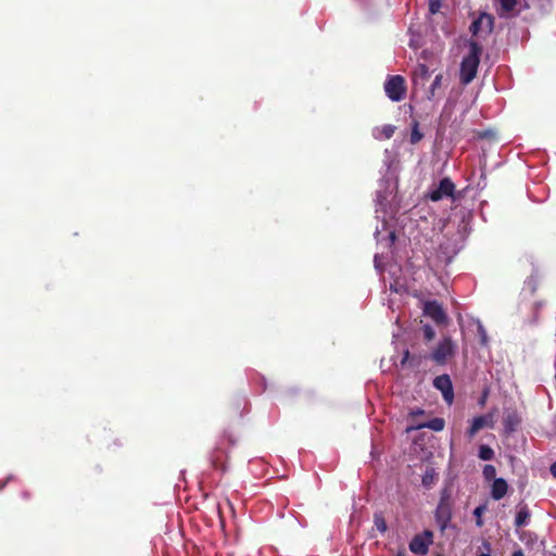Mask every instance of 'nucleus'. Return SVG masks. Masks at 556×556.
Listing matches in <instances>:
<instances>
[{
  "label": "nucleus",
  "mask_w": 556,
  "mask_h": 556,
  "mask_svg": "<svg viewBox=\"0 0 556 556\" xmlns=\"http://www.w3.org/2000/svg\"><path fill=\"white\" fill-rule=\"evenodd\" d=\"M481 52L482 48L478 42H469V51L460 64V81L464 85H468L476 77Z\"/></svg>",
  "instance_id": "nucleus-1"
},
{
  "label": "nucleus",
  "mask_w": 556,
  "mask_h": 556,
  "mask_svg": "<svg viewBox=\"0 0 556 556\" xmlns=\"http://www.w3.org/2000/svg\"><path fill=\"white\" fill-rule=\"evenodd\" d=\"M457 345L450 336H443L429 355V358L438 365L445 364L454 356Z\"/></svg>",
  "instance_id": "nucleus-2"
},
{
  "label": "nucleus",
  "mask_w": 556,
  "mask_h": 556,
  "mask_svg": "<svg viewBox=\"0 0 556 556\" xmlns=\"http://www.w3.org/2000/svg\"><path fill=\"white\" fill-rule=\"evenodd\" d=\"M384 91L390 100L401 101L406 92L405 79L401 75L390 76L384 84Z\"/></svg>",
  "instance_id": "nucleus-3"
},
{
  "label": "nucleus",
  "mask_w": 556,
  "mask_h": 556,
  "mask_svg": "<svg viewBox=\"0 0 556 556\" xmlns=\"http://www.w3.org/2000/svg\"><path fill=\"white\" fill-rule=\"evenodd\" d=\"M422 312L439 326L447 324V315L442 305L437 301H426L422 306Z\"/></svg>",
  "instance_id": "nucleus-4"
},
{
  "label": "nucleus",
  "mask_w": 556,
  "mask_h": 556,
  "mask_svg": "<svg viewBox=\"0 0 556 556\" xmlns=\"http://www.w3.org/2000/svg\"><path fill=\"white\" fill-rule=\"evenodd\" d=\"M432 543V532L425 531L421 534H417L413 538L409 543V549L417 555H425L429 549V545Z\"/></svg>",
  "instance_id": "nucleus-5"
},
{
  "label": "nucleus",
  "mask_w": 556,
  "mask_h": 556,
  "mask_svg": "<svg viewBox=\"0 0 556 556\" xmlns=\"http://www.w3.org/2000/svg\"><path fill=\"white\" fill-rule=\"evenodd\" d=\"M455 185L450 178H443L438 186H434L430 191V199L432 201H440L443 198H452L454 194Z\"/></svg>",
  "instance_id": "nucleus-6"
},
{
  "label": "nucleus",
  "mask_w": 556,
  "mask_h": 556,
  "mask_svg": "<svg viewBox=\"0 0 556 556\" xmlns=\"http://www.w3.org/2000/svg\"><path fill=\"white\" fill-rule=\"evenodd\" d=\"M433 386L442 392L443 399L447 404H452L454 399L453 386L447 375H441L433 380Z\"/></svg>",
  "instance_id": "nucleus-7"
},
{
  "label": "nucleus",
  "mask_w": 556,
  "mask_h": 556,
  "mask_svg": "<svg viewBox=\"0 0 556 556\" xmlns=\"http://www.w3.org/2000/svg\"><path fill=\"white\" fill-rule=\"evenodd\" d=\"M452 518V504H438L435 509V520L442 531H444Z\"/></svg>",
  "instance_id": "nucleus-8"
},
{
  "label": "nucleus",
  "mask_w": 556,
  "mask_h": 556,
  "mask_svg": "<svg viewBox=\"0 0 556 556\" xmlns=\"http://www.w3.org/2000/svg\"><path fill=\"white\" fill-rule=\"evenodd\" d=\"M493 27V18L489 14H481L476 21L472 22L470 30L477 35L479 31L490 33Z\"/></svg>",
  "instance_id": "nucleus-9"
},
{
  "label": "nucleus",
  "mask_w": 556,
  "mask_h": 556,
  "mask_svg": "<svg viewBox=\"0 0 556 556\" xmlns=\"http://www.w3.org/2000/svg\"><path fill=\"white\" fill-rule=\"evenodd\" d=\"M492 416H479L473 418L468 430L469 435L473 437L481 429L485 427H492Z\"/></svg>",
  "instance_id": "nucleus-10"
},
{
  "label": "nucleus",
  "mask_w": 556,
  "mask_h": 556,
  "mask_svg": "<svg viewBox=\"0 0 556 556\" xmlns=\"http://www.w3.org/2000/svg\"><path fill=\"white\" fill-rule=\"evenodd\" d=\"M507 482L503 478L494 479L491 488V496L493 500L498 501L507 493Z\"/></svg>",
  "instance_id": "nucleus-11"
},
{
  "label": "nucleus",
  "mask_w": 556,
  "mask_h": 556,
  "mask_svg": "<svg viewBox=\"0 0 556 556\" xmlns=\"http://www.w3.org/2000/svg\"><path fill=\"white\" fill-rule=\"evenodd\" d=\"M500 4L498 14L502 17L509 16L514 14L515 12H518L517 9L519 4V0H497Z\"/></svg>",
  "instance_id": "nucleus-12"
},
{
  "label": "nucleus",
  "mask_w": 556,
  "mask_h": 556,
  "mask_svg": "<svg viewBox=\"0 0 556 556\" xmlns=\"http://www.w3.org/2000/svg\"><path fill=\"white\" fill-rule=\"evenodd\" d=\"M395 131V127L393 125L387 124L383 126H378L372 129V136L377 140L390 139Z\"/></svg>",
  "instance_id": "nucleus-13"
},
{
  "label": "nucleus",
  "mask_w": 556,
  "mask_h": 556,
  "mask_svg": "<svg viewBox=\"0 0 556 556\" xmlns=\"http://www.w3.org/2000/svg\"><path fill=\"white\" fill-rule=\"evenodd\" d=\"M429 77V70L425 64H419L414 75L415 84H424Z\"/></svg>",
  "instance_id": "nucleus-14"
},
{
  "label": "nucleus",
  "mask_w": 556,
  "mask_h": 556,
  "mask_svg": "<svg viewBox=\"0 0 556 556\" xmlns=\"http://www.w3.org/2000/svg\"><path fill=\"white\" fill-rule=\"evenodd\" d=\"M529 520H530V513H529L528 508L521 507L516 515V519H515L516 527L520 528V527L527 526Z\"/></svg>",
  "instance_id": "nucleus-15"
},
{
  "label": "nucleus",
  "mask_w": 556,
  "mask_h": 556,
  "mask_svg": "<svg viewBox=\"0 0 556 556\" xmlns=\"http://www.w3.org/2000/svg\"><path fill=\"white\" fill-rule=\"evenodd\" d=\"M444 425H445V422L442 418H433L430 421H428L427 424L417 426V428H429L433 431H441V430H443Z\"/></svg>",
  "instance_id": "nucleus-16"
},
{
  "label": "nucleus",
  "mask_w": 556,
  "mask_h": 556,
  "mask_svg": "<svg viewBox=\"0 0 556 556\" xmlns=\"http://www.w3.org/2000/svg\"><path fill=\"white\" fill-rule=\"evenodd\" d=\"M479 457L482 460H491L494 457V451L488 445H481L479 447Z\"/></svg>",
  "instance_id": "nucleus-17"
},
{
  "label": "nucleus",
  "mask_w": 556,
  "mask_h": 556,
  "mask_svg": "<svg viewBox=\"0 0 556 556\" xmlns=\"http://www.w3.org/2000/svg\"><path fill=\"white\" fill-rule=\"evenodd\" d=\"M443 76L441 74L437 75L430 86L428 99L431 100L435 96V90L441 87Z\"/></svg>",
  "instance_id": "nucleus-18"
},
{
  "label": "nucleus",
  "mask_w": 556,
  "mask_h": 556,
  "mask_svg": "<svg viewBox=\"0 0 556 556\" xmlns=\"http://www.w3.org/2000/svg\"><path fill=\"white\" fill-rule=\"evenodd\" d=\"M485 510H486V505H484V504L483 505H479L473 510V515L476 517V525L479 528H481L483 526L482 515L485 513Z\"/></svg>",
  "instance_id": "nucleus-19"
},
{
  "label": "nucleus",
  "mask_w": 556,
  "mask_h": 556,
  "mask_svg": "<svg viewBox=\"0 0 556 556\" xmlns=\"http://www.w3.org/2000/svg\"><path fill=\"white\" fill-rule=\"evenodd\" d=\"M439 504H452V490H451V488H444L442 490Z\"/></svg>",
  "instance_id": "nucleus-20"
},
{
  "label": "nucleus",
  "mask_w": 556,
  "mask_h": 556,
  "mask_svg": "<svg viewBox=\"0 0 556 556\" xmlns=\"http://www.w3.org/2000/svg\"><path fill=\"white\" fill-rule=\"evenodd\" d=\"M421 330H422L424 338L426 341H431L435 337L434 329L428 324L424 325L421 327Z\"/></svg>",
  "instance_id": "nucleus-21"
},
{
  "label": "nucleus",
  "mask_w": 556,
  "mask_h": 556,
  "mask_svg": "<svg viewBox=\"0 0 556 556\" xmlns=\"http://www.w3.org/2000/svg\"><path fill=\"white\" fill-rule=\"evenodd\" d=\"M482 473L486 480H492V479H495L496 469L493 465H485L483 467Z\"/></svg>",
  "instance_id": "nucleus-22"
},
{
  "label": "nucleus",
  "mask_w": 556,
  "mask_h": 556,
  "mask_svg": "<svg viewBox=\"0 0 556 556\" xmlns=\"http://www.w3.org/2000/svg\"><path fill=\"white\" fill-rule=\"evenodd\" d=\"M375 526L380 532H384L387 530V523L381 516H375Z\"/></svg>",
  "instance_id": "nucleus-23"
},
{
  "label": "nucleus",
  "mask_w": 556,
  "mask_h": 556,
  "mask_svg": "<svg viewBox=\"0 0 556 556\" xmlns=\"http://www.w3.org/2000/svg\"><path fill=\"white\" fill-rule=\"evenodd\" d=\"M441 8V3L439 0H430L429 2V11L434 14L437 13Z\"/></svg>",
  "instance_id": "nucleus-24"
},
{
  "label": "nucleus",
  "mask_w": 556,
  "mask_h": 556,
  "mask_svg": "<svg viewBox=\"0 0 556 556\" xmlns=\"http://www.w3.org/2000/svg\"><path fill=\"white\" fill-rule=\"evenodd\" d=\"M478 333H479V336L481 338V342L483 344H485L486 341H488L486 331H485L484 327L480 323L478 324Z\"/></svg>",
  "instance_id": "nucleus-25"
},
{
  "label": "nucleus",
  "mask_w": 556,
  "mask_h": 556,
  "mask_svg": "<svg viewBox=\"0 0 556 556\" xmlns=\"http://www.w3.org/2000/svg\"><path fill=\"white\" fill-rule=\"evenodd\" d=\"M432 479H433V473H430V472H427L424 477H422V483L424 485H428L432 482Z\"/></svg>",
  "instance_id": "nucleus-26"
},
{
  "label": "nucleus",
  "mask_w": 556,
  "mask_h": 556,
  "mask_svg": "<svg viewBox=\"0 0 556 556\" xmlns=\"http://www.w3.org/2000/svg\"><path fill=\"white\" fill-rule=\"evenodd\" d=\"M420 139H421V135H420L417 130H414V131L412 132V136H410V141H412V143H416V142H418Z\"/></svg>",
  "instance_id": "nucleus-27"
},
{
  "label": "nucleus",
  "mask_w": 556,
  "mask_h": 556,
  "mask_svg": "<svg viewBox=\"0 0 556 556\" xmlns=\"http://www.w3.org/2000/svg\"><path fill=\"white\" fill-rule=\"evenodd\" d=\"M549 470H551V473L553 475V477L556 478V462L554 464H552Z\"/></svg>",
  "instance_id": "nucleus-28"
},
{
  "label": "nucleus",
  "mask_w": 556,
  "mask_h": 556,
  "mask_svg": "<svg viewBox=\"0 0 556 556\" xmlns=\"http://www.w3.org/2000/svg\"><path fill=\"white\" fill-rule=\"evenodd\" d=\"M386 200H387V199H386L384 197H382V195H380V194L378 195L379 205H381V206H382V205H383V201H386Z\"/></svg>",
  "instance_id": "nucleus-29"
},
{
  "label": "nucleus",
  "mask_w": 556,
  "mask_h": 556,
  "mask_svg": "<svg viewBox=\"0 0 556 556\" xmlns=\"http://www.w3.org/2000/svg\"><path fill=\"white\" fill-rule=\"evenodd\" d=\"M511 556H523V553H522V551H521V549H517V551H515V552L513 553V555H511Z\"/></svg>",
  "instance_id": "nucleus-30"
},
{
  "label": "nucleus",
  "mask_w": 556,
  "mask_h": 556,
  "mask_svg": "<svg viewBox=\"0 0 556 556\" xmlns=\"http://www.w3.org/2000/svg\"><path fill=\"white\" fill-rule=\"evenodd\" d=\"M389 238H390V241H391V242H394V240H395V233H394L393 231H390V233H389Z\"/></svg>",
  "instance_id": "nucleus-31"
},
{
  "label": "nucleus",
  "mask_w": 556,
  "mask_h": 556,
  "mask_svg": "<svg viewBox=\"0 0 556 556\" xmlns=\"http://www.w3.org/2000/svg\"><path fill=\"white\" fill-rule=\"evenodd\" d=\"M396 556H407V553L403 549L400 551Z\"/></svg>",
  "instance_id": "nucleus-32"
},
{
  "label": "nucleus",
  "mask_w": 556,
  "mask_h": 556,
  "mask_svg": "<svg viewBox=\"0 0 556 556\" xmlns=\"http://www.w3.org/2000/svg\"><path fill=\"white\" fill-rule=\"evenodd\" d=\"M408 355H409V352H408V351H406V352H405V355H404V359H403V362H405V361L408 358Z\"/></svg>",
  "instance_id": "nucleus-33"
},
{
  "label": "nucleus",
  "mask_w": 556,
  "mask_h": 556,
  "mask_svg": "<svg viewBox=\"0 0 556 556\" xmlns=\"http://www.w3.org/2000/svg\"><path fill=\"white\" fill-rule=\"evenodd\" d=\"M375 264H376V267H378V255H375Z\"/></svg>",
  "instance_id": "nucleus-34"
},
{
  "label": "nucleus",
  "mask_w": 556,
  "mask_h": 556,
  "mask_svg": "<svg viewBox=\"0 0 556 556\" xmlns=\"http://www.w3.org/2000/svg\"><path fill=\"white\" fill-rule=\"evenodd\" d=\"M479 556H491L490 554H481Z\"/></svg>",
  "instance_id": "nucleus-35"
}]
</instances>
